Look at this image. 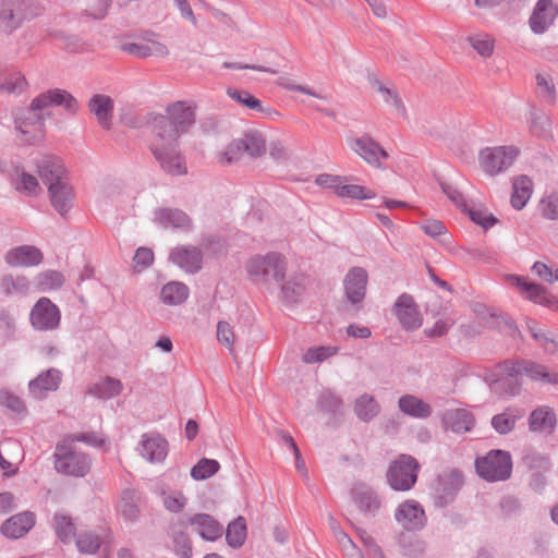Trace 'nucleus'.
Here are the masks:
<instances>
[{
    "mask_svg": "<svg viewBox=\"0 0 558 558\" xmlns=\"http://www.w3.org/2000/svg\"><path fill=\"white\" fill-rule=\"evenodd\" d=\"M50 106L63 107L70 114L76 113L78 109L77 100L66 90L56 88L49 89L35 97L23 117H16L14 120L15 130L20 133V140L26 144H35L45 137V119L49 114L43 112Z\"/></svg>",
    "mask_w": 558,
    "mask_h": 558,
    "instance_id": "obj_1",
    "label": "nucleus"
},
{
    "mask_svg": "<svg viewBox=\"0 0 558 558\" xmlns=\"http://www.w3.org/2000/svg\"><path fill=\"white\" fill-rule=\"evenodd\" d=\"M168 124L155 126L156 133L149 149L159 167L167 174L179 177L187 173V167L184 156L179 149V140Z\"/></svg>",
    "mask_w": 558,
    "mask_h": 558,
    "instance_id": "obj_2",
    "label": "nucleus"
},
{
    "mask_svg": "<svg viewBox=\"0 0 558 558\" xmlns=\"http://www.w3.org/2000/svg\"><path fill=\"white\" fill-rule=\"evenodd\" d=\"M196 105L190 101H175L170 104L166 109V116L160 113L150 112L137 119L136 122H130L133 128L146 125L150 133H156L155 126L168 124L177 134V140L181 134L195 123Z\"/></svg>",
    "mask_w": 558,
    "mask_h": 558,
    "instance_id": "obj_3",
    "label": "nucleus"
},
{
    "mask_svg": "<svg viewBox=\"0 0 558 558\" xmlns=\"http://www.w3.org/2000/svg\"><path fill=\"white\" fill-rule=\"evenodd\" d=\"M43 10L35 0H0V38L11 36L26 21L40 15Z\"/></svg>",
    "mask_w": 558,
    "mask_h": 558,
    "instance_id": "obj_4",
    "label": "nucleus"
},
{
    "mask_svg": "<svg viewBox=\"0 0 558 558\" xmlns=\"http://www.w3.org/2000/svg\"><path fill=\"white\" fill-rule=\"evenodd\" d=\"M246 270L256 283H264L270 279L279 283L286 277L287 263L279 253H268L265 256L256 255L247 262Z\"/></svg>",
    "mask_w": 558,
    "mask_h": 558,
    "instance_id": "obj_5",
    "label": "nucleus"
},
{
    "mask_svg": "<svg viewBox=\"0 0 558 558\" xmlns=\"http://www.w3.org/2000/svg\"><path fill=\"white\" fill-rule=\"evenodd\" d=\"M475 470L487 482L506 481L512 473V459L508 451L494 449L475 460Z\"/></svg>",
    "mask_w": 558,
    "mask_h": 558,
    "instance_id": "obj_6",
    "label": "nucleus"
},
{
    "mask_svg": "<svg viewBox=\"0 0 558 558\" xmlns=\"http://www.w3.org/2000/svg\"><path fill=\"white\" fill-rule=\"evenodd\" d=\"M420 464L410 454H400L388 468L386 477L389 486L397 492L411 489L417 481Z\"/></svg>",
    "mask_w": 558,
    "mask_h": 558,
    "instance_id": "obj_7",
    "label": "nucleus"
},
{
    "mask_svg": "<svg viewBox=\"0 0 558 558\" xmlns=\"http://www.w3.org/2000/svg\"><path fill=\"white\" fill-rule=\"evenodd\" d=\"M514 146L485 147L478 153L480 168L489 177L507 171L519 156Z\"/></svg>",
    "mask_w": 558,
    "mask_h": 558,
    "instance_id": "obj_8",
    "label": "nucleus"
},
{
    "mask_svg": "<svg viewBox=\"0 0 558 558\" xmlns=\"http://www.w3.org/2000/svg\"><path fill=\"white\" fill-rule=\"evenodd\" d=\"M53 456L54 469L60 474L83 477L90 470V458L83 452L72 450L65 441L57 445Z\"/></svg>",
    "mask_w": 558,
    "mask_h": 558,
    "instance_id": "obj_9",
    "label": "nucleus"
},
{
    "mask_svg": "<svg viewBox=\"0 0 558 558\" xmlns=\"http://www.w3.org/2000/svg\"><path fill=\"white\" fill-rule=\"evenodd\" d=\"M368 282L367 271L362 267L351 268L343 279L347 304L344 312L351 316L356 315L363 307Z\"/></svg>",
    "mask_w": 558,
    "mask_h": 558,
    "instance_id": "obj_10",
    "label": "nucleus"
},
{
    "mask_svg": "<svg viewBox=\"0 0 558 558\" xmlns=\"http://www.w3.org/2000/svg\"><path fill=\"white\" fill-rule=\"evenodd\" d=\"M29 320L36 330H56L60 326L61 312L50 299L43 296L32 307Z\"/></svg>",
    "mask_w": 558,
    "mask_h": 558,
    "instance_id": "obj_11",
    "label": "nucleus"
},
{
    "mask_svg": "<svg viewBox=\"0 0 558 558\" xmlns=\"http://www.w3.org/2000/svg\"><path fill=\"white\" fill-rule=\"evenodd\" d=\"M464 483L463 474L458 469L437 476L434 487L435 505L445 508L451 504Z\"/></svg>",
    "mask_w": 558,
    "mask_h": 558,
    "instance_id": "obj_12",
    "label": "nucleus"
},
{
    "mask_svg": "<svg viewBox=\"0 0 558 558\" xmlns=\"http://www.w3.org/2000/svg\"><path fill=\"white\" fill-rule=\"evenodd\" d=\"M506 361L496 366V378L490 383V390L501 398L514 397L520 393L521 384L519 383L517 372L510 366H505Z\"/></svg>",
    "mask_w": 558,
    "mask_h": 558,
    "instance_id": "obj_13",
    "label": "nucleus"
},
{
    "mask_svg": "<svg viewBox=\"0 0 558 558\" xmlns=\"http://www.w3.org/2000/svg\"><path fill=\"white\" fill-rule=\"evenodd\" d=\"M350 146L364 161L378 169L383 168L380 159H387L389 157L388 153L379 143L367 134L352 140Z\"/></svg>",
    "mask_w": 558,
    "mask_h": 558,
    "instance_id": "obj_14",
    "label": "nucleus"
},
{
    "mask_svg": "<svg viewBox=\"0 0 558 558\" xmlns=\"http://www.w3.org/2000/svg\"><path fill=\"white\" fill-rule=\"evenodd\" d=\"M170 260L186 274H197L203 268V252L197 246L178 245L171 250Z\"/></svg>",
    "mask_w": 558,
    "mask_h": 558,
    "instance_id": "obj_15",
    "label": "nucleus"
},
{
    "mask_svg": "<svg viewBox=\"0 0 558 558\" xmlns=\"http://www.w3.org/2000/svg\"><path fill=\"white\" fill-rule=\"evenodd\" d=\"M509 280L512 284L518 287L522 292L526 293V298L534 303L541 304L543 306L549 307L551 310L557 311L558 307V299L547 293L545 287L529 281L524 277L519 276H510Z\"/></svg>",
    "mask_w": 558,
    "mask_h": 558,
    "instance_id": "obj_16",
    "label": "nucleus"
},
{
    "mask_svg": "<svg viewBox=\"0 0 558 558\" xmlns=\"http://www.w3.org/2000/svg\"><path fill=\"white\" fill-rule=\"evenodd\" d=\"M509 280L512 284L518 287L522 292L526 293V298L534 303L541 304L543 306L549 307L551 310L557 311L558 307V299L547 293L545 287L529 281L524 277L519 276H510Z\"/></svg>",
    "mask_w": 558,
    "mask_h": 558,
    "instance_id": "obj_17",
    "label": "nucleus"
},
{
    "mask_svg": "<svg viewBox=\"0 0 558 558\" xmlns=\"http://www.w3.org/2000/svg\"><path fill=\"white\" fill-rule=\"evenodd\" d=\"M510 366L519 375H526L532 380L542 381L549 385H558V373L548 372L547 368L533 361H511L506 360L505 366Z\"/></svg>",
    "mask_w": 558,
    "mask_h": 558,
    "instance_id": "obj_18",
    "label": "nucleus"
},
{
    "mask_svg": "<svg viewBox=\"0 0 558 558\" xmlns=\"http://www.w3.org/2000/svg\"><path fill=\"white\" fill-rule=\"evenodd\" d=\"M395 312L403 329L414 330L421 327L422 317L411 295L401 294L395 303Z\"/></svg>",
    "mask_w": 558,
    "mask_h": 558,
    "instance_id": "obj_19",
    "label": "nucleus"
},
{
    "mask_svg": "<svg viewBox=\"0 0 558 558\" xmlns=\"http://www.w3.org/2000/svg\"><path fill=\"white\" fill-rule=\"evenodd\" d=\"M558 8L553 0H538L530 16L529 24L534 34H544L554 23Z\"/></svg>",
    "mask_w": 558,
    "mask_h": 558,
    "instance_id": "obj_20",
    "label": "nucleus"
},
{
    "mask_svg": "<svg viewBox=\"0 0 558 558\" xmlns=\"http://www.w3.org/2000/svg\"><path fill=\"white\" fill-rule=\"evenodd\" d=\"M41 251L34 245H20L9 250L4 255V262L10 267H34L43 263Z\"/></svg>",
    "mask_w": 558,
    "mask_h": 558,
    "instance_id": "obj_21",
    "label": "nucleus"
},
{
    "mask_svg": "<svg viewBox=\"0 0 558 558\" xmlns=\"http://www.w3.org/2000/svg\"><path fill=\"white\" fill-rule=\"evenodd\" d=\"M61 381L62 373L57 368H49L28 383V390L35 399L41 400L48 392L58 390Z\"/></svg>",
    "mask_w": 558,
    "mask_h": 558,
    "instance_id": "obj_22",
    "label": "nucleus"
},
{
    "mask_svg": "<svg viewBox=\"0 0 558 558\" xmlns=\"http://www.w3.org/2000/svg\"><path fill=\"white\" fill-rule=\"evenodd\" d=\"M396 520L408 531L420 530L425 525L426 517L418 502L408 500L396 511Z\"/></svg>",
    "mask_w": 558,
    "mask_h": 558,
    "instance_id": "obj_23",
    "label": "nucleus"
},
{
    "mask_svg": "<svg viewBox=\"0 0 558 558\" xmlns=\"http://www.w3.org/2000/svg\"><path fill=\"white\" fill-rule=\"evenodd\" d=\"M168 441L160 434H144L141 440V456L150 463H160L168 456Z\"/></svg>",
    "mask_w": 558,
    "mask_h": 558,
    "instance_id": "obj_24",
    "label": "nucleus"
},
{
    "mask_svg": "<svg viewBox=\"0 0 558 558\" xmlns=\"http://www.w3.org/2000/svg\"><path fill=\"white\" fill-rule=\"evenodd\" d=\"M37 173L45 185L49 189L50 184H57L59 181H66V170L62 160L56 156H45L36 165Z\"/></svg>",
    "mask_w": 558,
    "mask_h": 558,
    "instance_id": "obj_25",
    "label": "nucleus"
},
{
    "mask_svg": "<svg viewBox=\"0 0 558 558\" xmlns=\"http://www.w3.org/2000/svg\"><path fill=\"white\" fill-rule=\"evenodd\" d=\"M189 523L203 539L208 542L219 539L225 532L223 525L207 513L191 517Z\"/></svg>",
    "mask_w": 558,
    "mask_h": 558,
    "instance_id": "obj_26",
    "label": "nucleus"
},
{
    "mask_svg": "<svg viewBox=\"0 0 558 558\" xmlns=\"http://www.w3.org/2000/svg\"><path fill=\"white\" fill-rule=\"evenodd\" d=\"M474 416L464 409L447 410L441 417V424L446 432L454 434L470 432L474 426Z\"/></svg>",
    "mask_w": 558,
    "mask_h": 558,
    "instance_id": "obj_27",
    "label": "nucleus"
},
{
    "mask_svg": "<svg viewBox=\"0 0 558 558\" xmlns=\"http://www.w3.org/2000/svg\"><path fill=\"white\" fill-rule=\"evenodd\" d=\"M48 193L52 207L61 216H65L72 208L74 199V193L69 182L59 181L57 184H50Z\"/></svg>",
    "mask_w": 558,
    "mask_h": 558,
    "instance_id": "obj_28",
    "label": "nucleus"
},
{
    "mask_svg": "<svg viewBox=\"0 0 558 558\" xmlns=\"http://www.w3.org/2000/svg\"><path fill=\"white\" fill-rule=\"evenodd\" d=\"M352 498L361 511L374 517L381 505L378 495L365 484H355L352 488Z\"/></svg>",
    "mask_w": 558,
    "mask_h": 558,
    "instance_id": "obj_29",
    "label": "nucleus"
},
{
    "mask_svg": "<svg viewBox=\"0 0 558 558\" xmlns=\"http://www.w3.org/2000/svg\"><path fill=\"white\" fill-rule=\"evenodd\" d=\"M35 521L33 512L24 511L5 520L1 525V533L10 538H20L34 526Z\"/></svg>",
    "mask_w": 558,
    "mask_h": 558,
    "instance_id": "obj_30",
    "label": "nucleus"
},
{
    "mask_svg": "<svg viewBox=\"0 0 558 558\" xmlns=\"http://www.w3.org/2000/svg\"><path fill=\"white\" fill-rule=\"evenodd\" d=\"M31 282L24 275L5 274L0 277V293L7 299H21L28 294Z\"/></svg>",
    "mask_w": 558,
    "mask_h": 558,
    "instance_id": "obj_31",
    "label": "nucleus"
},
{
    "mask_svg": "<svg viewBox=\"0 0 558 558\" xmlns=\"http://www.w3.org/2000/svg\"><path fill=\"white\" fill-rule=\"evenodd\" d=\"M306 277L301 272H291L286 276L280 286L281 299L284 303H296L305 291Z\"/></svg>",
    "mask_w": 558,
    "mask_h": 558,
    "instance_id": "obj_32",
    "label": "nucleus"
},
{
    "mask_svg": "<svg viewBox=\"0 0 558 558\" xmlns=\"http://www.w3.org/2000/svg\"><path fill=\"white\" fill-rule=\"evenodd\" d=\"M155 220L163 228L189 230L192 220L186 213L178 208H160L155 211Z\"/></svg>",
    "mask_w": 558,
    "mask_h": 558,
    "instance_id": "obj_33",
    "label": "nucleus"
},
{
    "mask_svg": "<svg viewBox=\"0 0 558 558\" xmlns=\"http://www.w3.org/2000/svg\"><path fill=\"white\" fill-rule=\"evenodd\" d=\"M89 111L95 114L104 129H110L113 111V101L106 95H94L88 101Z\"/></svg>",
    "mask_w": 558,
    "mask_h": 558,
    "instance_id": "obj_34",
    "label": "nucleus"
},
{
    "mask_svg": "<svg viewBox=\"0 0 558 558\" xmlns=\"http://www.w3.org/2000/svg\"><path fill=\"white\" fill-rule=\"evenodd\" d=\"M122 50L138 58L166 57L169 53L166 45L155 40L124 44Z\"/></svg>",
    "mask_w": 558,
    "mask_h": 558,
    "instance_id": "obj_35",
    "label": "nucleus"
},
{
    "mask_svg": "<svg viewBox=\"0 0 558 558\" xmlns=\"http://www.w3.org/2000/svg\"><path fill=\"white\" fill-rule=\"evenodd\" d=\"M524 414L525 411L523 409L509 407L502 413L493 416L492 426L498 434L507 435L514 429L515 423L521 420Z\"/></svg>",
    "mask_w": 558,
    "mask_h": 558,
    "instance_id": "obj_36",
    "label": "nucleus"
},
{
    "mask_svg": "<svg viewBox=\"0 0 558 558\" xmlns=\"http://www.w3.org/2000/svg\"><path fill=\"white\" fill-rule=\"evenodd\" d=\"M556 423V414L549 407H538L531 412L529 417V427L532 432L551 433Z\"/></svg>",
    "mask_w": 558,
    "mask_h": 558,
    "instance_id": "obj_37",
    "label": "nucleus"
},
{
    "mask_svg": "<svg viewBox=\"0 0 558 558\" xmlns=\"http://www.w3.org/2000/svg\"><path fill=\"white\" fill-rule=\"evenodd\" d=\"M398 407L402 413L415 418H427L432 415V407L414 395L399 398Z\"/></svg>",
    "mask_w": 558,
    "mask_h": 558,
    "instance_id": "obj_38",
    "label": "nucleus"
},
{
    "mask_svg": "<svg viewBox=\"0 0 558 558\" xmlns=\"http://www.w3.org/2000/svg\"><path fill=\"white\" fill-rule=\"evenodd\" d=\"M533 192V182L527 175H519L512 181L511 206L514 209H522L530 199Z\"/></svg>",
    "mask_w": 558,
    "mask_h": 558,
    "instance_id": "obj_39",
    "label": "nucleus"
},
{
    "mask_svg": "<svg viewBox=\"0 0 558 558\" xmlns=\"http://www.w3.org/2000/svg\"><path fill=\"white\" fill-rule=\"evenodd\" d=\"M122 390L123 384L120 379L106 376L100 381L89 385L87 393L98 399H111L119 396Z\"/></svg>",
    "mask_w": 558,
    "mask_h": 558,
    "instance_id": "obj_40",
    "label": "nucleus"
},
{
    "mask_svg": "<svg viewBox=\"0 0 558 558\" xmlns=\"http://www.w3.org/2000/svg\"><path fill=\"white\" fill-rule=\"evenodd\" d=\"M28 87L25 75L17 70H11L4 75L0 74V93L19 96Z\"/></svg>",
    "mask_w": 558,
    "mask_h": 558,
    "instance_id": "obj_41",
    "label": "nucleus"
},
{
    "mask_svg": "<svg viewBox=\"0 0 558 558\" xmlns=\"http://www.w3.org/2000/svg\"><path fill=\"white\" fill-rule=\"evenodd\" d=\"M244 153L251 158L262 156L266 151V140L263 134L256 130L247 131L239 138Z\"/></svg>",
    "mask_w": 558,
    "mask_h": 558,
    "instance_id": "obj_42",
    "label": "nucleus"
},
{
    "mask_svg": "<svg viewBox=\"0 0 558 558\" xmlns=\"http://www.w3.org/2000/svg\"><path fill=\"white\" fill-rule=\"evenodd\" d=\"M379 411L378 402L368 393L360 396L354 402V413L362 422H371L378 415Z\"/></svg>",
    "mask_w": 558,
    "mask_h": 558,
    "instance_id": "obj_43",
    "label": "nucleus"
},
{
    "mask_svg": "<svg viewBox=\"0 0 558 558\" xmlns=\"http://www.w3.org/2000/svg\"><path fill=\"white\" fill-rule=\"evenodd\" d=\"M140 496L133 488H125L122 492L119 510L128 521H135L140 515Z\"/></svg>",
    "mask_w": 558,
    "mask_h": 558,
    "instance_id": "obj_44",
    "label": "nucleus"
},
{
    "mask_svg": "<svg viewBox=\"0 0 558 558\" xmlns=\"http://www.w3.org/2000/svg\"><path fill=\"white\" fill-rule=\"evenodd\" d=\"M189 296L186 284L178 281H171L165 284L160 291V299L167 305L182 304Z\"/></svg>",
    "mask_w": 558,
    "mask_h": 558,
    "instance_id": "obj_45",
    "label": "nucleus"
},
{
    "mask_svg": "<svg viewBox=\"0 0 558 558\" xmlns=\"http://www.w3.org/2000/svg\"><path fill=\"white\" fill-rule=\"evenodd\" d=\"M536 95L546 104L555 105L557 100V90L554 80L546 72H538L535 75Z\"/></svg>",
    "mask_w": 558,
    "mask_h": 558,
    "instance_id": "obj_46",
    "label": "nucleus"
},
{
    "mask_svg": "<svg viewBox=\"0 0 558 558\" xmlns=\"http://www.w3.org/2000/svg\"><path fill=\"white\" fill-rule=\"evenodd\" d=\"M246 539V521L240 515L230 522L226 529V541L232 548L241 547Z\"/></svg>",
    "mask_w": 558,
    "mask_h": 558,
    "instance_id": "obj_47",
    "label": "nucleus"
},
{
    "mask_svg": "<svg viewBox=\"0 0 558 558\" xmlns=\"http://www.w3.org/2000/svg\"><path fill=\"white\" fill-rule=\"evenodd\" d=\"M15 174H16L15 189L19 192L25 193L29 196H37L38 194L41 193V187H40L38 180L35 175L26 172L21 167L15 168Z\"/></svg>",
    "mask_w": 558,
    "mask_h": 558,
    "instance_id": "obj_48",
    "label": "nucleus"
},
{
    "mask_svg": "<svg viewBox=\"0 0 558 558\" xmlns=\"http://www.w3.org/2000/svg\"><path fill=\"white\" fill-rule=\"evenodd\" d=\"M53 527L58 538L64 543H71L75 536V524L70 515L56 513L53 517Z\"/></svg>",
    "mask_w": 558,
    "mask_h": 558,
    "instance_id": "obj_49",
    "label": "nucleus"
},
{
    "mask_svg": "<svg viewBox=\"0 0 558 558\" xmlns=\"http://www.w3.org/2000/svg\"><path fill=\"white\" fill-rule=\"evenodd\" d=\"M64 283V276L57 270H45L35 278V286L38 291L47 292L59 289Z\"/></svg>",
    "mask_w": 558,
    "mask_h": 558,
    "instance_id": "obj_50",
    "label": "nucleus"
},
{
    "mask_svg": "<svg viewBox=\"0 0 558 558\" xmlns=\"http://www.w3.org/2000/svg\"><path fill=\"white\" fill-rule=\"evenodd\" d=\"M368 81L372 87L381 94L386 104L392 105L402 114L405 112V107L395 89L385 86L375 75H369Z\"/></svg>",
    "mask_w": 558,
    "mask_h": 558,
    "instance_id": "obj_51",
    "label": "nucleus"
},
{
    "mask_svg": "<svg viewBox=\"0 0 558 558\" xmlns=\"http://www.w3.org/2000/svg\"><path fill=\"white\" fill-rule=\"evenodd\" d=\"M550 120L541 109L532 108L530 111V130L535 136H545L550 131Z\"/></svg>",
    "mask_w": 558,
    "mask_h": 558,
    "instance_id": "obj_52",
    "label": "nucleus"
},
{
    "mask_svg": "<svg viewBox=\"0 0 558 558\" xmlns=\"http://www.w3.org/2000/svg\"><path fill=\"white\" fill-rule=\"evenodd\" d=\"M531 336L543 349L549 353L555 354L558 352V337L553 332H547L535 326H529Z\"/></svg>",
    "mask_w": 558,
    "mask_h": 558,
    "instance_id": "obj_53",
    "label": "nucleus"
},
{
    "mask_svg": "<svg viewBox=\"0 0 558 558\" xmlns=\"http://www.w3.org/2000/svg\"><path fill=\"white\" fill-rule=\"evenodd\" d=\"M220 469L217 460L203 458L191 470V476L195 481H203L215 475Z\"/></svg>",
    "mask_w": 558,
    "mask_h": 558,
    "instance_id": "obj_54",
    "label": "nucleus"
},
{
    "mask_svg": "<svg viewBox=\"0 0 558 558\" xmlns=\"http://www.w3.org/2000/svg\"><path fill=\"white\" fill-rule=\"evenodd\" d=\"M101 545V541L94 532H83L76 536V547L82 554H95Z\"/></svg>",
    "mask_w": 558,
    "mask_h": 558,
    "instance_id": "obj_55",
    "label": "nucleus"
},
{
    "mask_svg": "<svg viewBox=\"0 0 558 558\" xmlns=\"http://www.w3.org/2000/svg\"><path fill=\"white\" fill-rule=\"evenodd\" d=\"M399 544L404 556L415 558L424 553V543L415 535H401Z\"/></svg>",
    "mask_w": 558,
    "mask_h": 558,
    "instance_id": "obj_56",
    "label": "nucleus"
},
{
    "mask_svg": "<svg viewBox=\"0 0 558 558\" xmlns=\"http://www.w3.org/2000/svg\"><path fill=\"white\" fill-rule=\"evenodd\" d=\"M337 196L353 199H371L375 196V193L362 185L341 183L337 189Z\"/></svg>",
    "mask_w": 558,
    "mask_h": 558,
    "instance_id": "obj_57",
    "label": "nucleus"
},
{
    "mask_svg": "<svg viewBox=\"0 0 558 558\" xmlns=\"http://www.w3.org/2000/svg\"><path fill=\"white\" fill-rule=\"evenodd\" d=\"M466 40L483 58H488L494 52V39L488 35H472Z\"/></svg>",
    "mask_w": 558,
    "mask_h": 558,
    "instance_id": "obj_58",
    "label": "nucleus"
},
{
    "mask_svg": "<svg viewBox=\"0 0 558 558\" xmlns=\"http://www.w3.org/2000/svg\"><path fill=\"white\" fill-rule=\"evenodd\" d=\"M227 94L229 95L230 98L243 105L244 107H247L252 110H256L259 112H264V108L262 106L260 100L254 97L248 92L229 88L227 90Z\"/></svg>",
    "mask_w": 558,
    "mask_h": 558,
    "instance_id": "obj_59",
    "label": "nucleus"
},
{
    "mask_svg": "<svg viewBox=\"0 0 558 558\" xmlns=\"http://www.w3.org/2000/svg\"><path fill=\"white\" fill-rule=\"evenodd\" d=\"M336 353V349L331 347H314L307 349L302 356V361L306 364L322 363Z\"/></svg>",
    "mask_w": 558,
    "mask_h": 558,
    "instance_id": "obj_60",
    "label": "nucleus"
},
{
    "mask_svg": "<svg viewBox=\"0 0 558 558\" xmlns=\"http://www.w3.org/2000/svg\"><path fill=\"white\" fill-rule=\"evenodd\" d=\"M539 209L544 218L558 219V192L544 196L539 202Z\"/></svg>",
    "mask_w": 558,
    "mask_h": 558,
    "instance_id": "obj_61",
    "label": "nucleus"
},
{
    "mask_svg": "<svg viewBox=\"0 0 558 558\" xmlns=\"http://www.w3.org/2000/svg\"><path fill=\"white\" fill-rule=\"evenodd\" d=\"M317 405L324 412L337 413L342 407V400L333 392L327 390L320 395Z\"/></svg>",
    "mask_w": 558,
    "mask_h": 558,
    "instance_id": "obj_62",
    "label": "nucleus"
},
{
    "mask_svg": "<svg viewBox=\"0 0 558 558\" xmlns=\"http://www.w3.org/2000/svg\"><path fill=\"white\" fill-rule=\"evenodd\" d=\"M245 155L241 142L239 138L233 140L220 155V162L222 163H233L240 160Z\"/></svg>",
    "mask_w": 558,
    "mask_h": 558,
    "instance_id": "obj_63",
    "label": "nucleus"
},
{
    "mask_svg": "<svg viewBox=\"0 0 558 558\" xmlns=\"http://www.w3.org/2000/svg\"><path fill=\"white\" fill-rule=\"evenodd\" d=\"M173 546L180 558H192V544L186 533H177L173 536Z\"/></svg>",
    "mask_w": 558,
    "mask_h": 558,
    "instance_id": "obj_64",
    "label": "nucleus"
}]
</instances>
